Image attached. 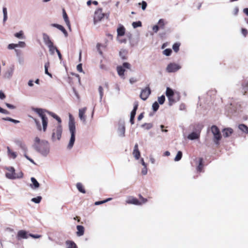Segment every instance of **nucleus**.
Segmentation results:
<instances>
[{
    "instance_id": "4468645a",
    "label": "nucleus",
    "mask_w": 248,
    "mask_h": 248,
    "mask_svg": "<svg viewBox=\"0 0 248 248\" xmlns=\"http://www.w3.org/2000/svg\"><path fill=\"white\" fill-rule=\"evenodd\" d=\"M222 132L224 138H228L233 133V130L232 128L228 127L224 128L222 130Z\"/></svg>"
},
{
    "instance_id": "c9c22d12",
    "label": "nucleus",
    "mask_w": 248,
    "mask_h": 248,
    "mask_svg": "<svg viewBox=\"0 0 248 248\" xmlns=\"http://www.w3.org/2000/svg\"><path fill=\"white\" fill-rule=\"evenodd\" d=\"M127 51L125 50L122 49L119 52V56L123 60L126 59Z\"/></svg>"
},
{
    "instance_id": "3c124183",
    "label": "nucleus",
    "mask_w": 248,
    "mask_h": 248,
    "mask_svg": "<svg viewBox=\"0 0 248 248\" xmlns=\"http://www.w3.org/2000/svg\"><path fill=\"white\" fill-rule=\"evenodd\" d=\"M17 47H24L26 46V44L24 42L19 41L18 44H16Z\"/></svg>"
},
{
    "instance_id": "e433bc0d",
    "label": "nucleus",
    "mask_w": 248,
    "mask_h": 248,
    "mask_svg": "<svg viewBox=\"0 0 248 248\" xmlns=\"http://www.w3.org/2000/svg\"><path fill=\"white\" fill-rule=\"evenodd\" d=\"M153 126V125L151 123H144L141 125V127L145 128L146 130L150 129Z\"/></svg>"
},
{
    "instance_id": "680f3d73",
    "label": "nucleus",
    "mask_w": 248,
    "mask_h": 248,
    "mask_svg": "<svg viewBox=\"0 0 248 248\" xmlns=\"http://www.w3.org/2000/svg\"><path fill=\"white\" fill-rule=\"evenodd\" d=\"M147 173V167H144L141 170V173L143 175H146Z\"/></svg>"
},
{
    "instance_id": "dca6fc26",
    "label": "nucleus",
    "mask_w": 248,
    "mask_h": 248,
    "mask_svg": "<svg viewBox=\"0 0 248 248\" xmlns=\"http://www.w3.org/2000/svg\"><path fill=\"white\" fill-rule=\"evenodd\" d=\"M133 155L137 160L139 159L140 157V153L139 150L138 143H136L134 146Z\"/></svg>"
},
{
    "instance_id": "2eb2a0df",
    "label": "nucleus",
    "mask_w": 248,
    "mask_h": 248,
    "mask_svg": "<svg viewBox=\"0 0 248 248\" xmlns=\"http://www.w3.org/2000/svg\"><path fill=\"white\" fill-rule=\"evenodd\" d=\"M31 184L30 185V186L31 188L32 189H36L39 187L40 184L34 177H31Z\"/></svg>"
},
{
    "instance_id": "aec40b11",
    "label": "nucleus",
    "mask_w": 248,
    "mask_h": 248,
    "mask_svg": "<svg viewBox=\"0 0 248 248\" xmlns=\"http://www.w3.org/2000/svg\"><path fill=\"white\" fill-rule=\"evenodd\" d=\"M117 71L118 72V74L120 77H121L122 78H124V73L125 72V69L122 66H118L117 67Z\"/></svg>"
},
{
    "instance_id": "5fc2aeb1",
    "label": "nucleus",
    "mask_w": 248,
    "mask_h": 248,
    "mask_svg": "<svg viewBox=\"0 0 248 248\" xmlns=\"http://www.w3.org/2000/svg\"><path fill=\"white\" fill-rule=\"evenodd\" d=\"M20 148V149L23 151L25 153L27 152V147L26 146V145H25V143H24L23 144H22L20 147H19Z\"/></svg>"
},
{
    "instance_id": "c03bdc74",
    "label": "nucleus",
    "mask_w": 248,
    "mask_h": 248,
    "mask_svg": "<svg viewBox=\"0 0 248 248\" xmlns=\"http://www.w3.org/2000/svg\"><path fill=\"white\" fill-rule=\"evenodd\" d=\"M15 36L19 39H23V32L22 31H20L18 32H17L15 34Z\"/></svg>"
},
{
    "instance_id": "a18cd8bd",
    "label": "nucleus",
    "mask_w": 248,
    "mask_h": 248,
    "mask_svg": "<svg viewBox=\"0 0 248 248\" xmlns=\"http://www.w3.org/2000/svg\"><path fill=\"white\" fill-rule=\"evenodd\" d=\"M165 101V97L164 95H162L161 96L158 97V103L160 105L164 104Z\"/></svg>"
},
{
    "instance_id": "9d476101",
    "label": "nucleus",
    "mask_w": 248,
    "mask_h": 248,
    "mask_svg": "<svg viewBox=\"0 0 248 248\" xmlns=\"http://www.w3.org/2000/svg\"><path fill=\"white\" fill-rule=\"evenodd\" d=\"M203 127V125L201 124H191L190 128L192 129L193 132H196L201 134V131Z\"/></svg>"
},
{
    "instance_id": "423d86ee",
    "label": "nucleus",
    "mask_w": 248,
    "mask_h": 248,
    "mask_svg": "<svg viewBox=\"0 0 248 248\" xmlns=\"http://www.w3.org/2000/svg\"><path fill=\"white\" fill-rule=\"evenodd\" d=\"M62 126L61 124H58L55 128L53 129L52 133L51 140L53 141L56 140H60L62 137Z\"/></svg>"
},
{
    "instance_id": "338daca9",
    "label": "nucleus",
    "mask_w": 248,
    "mask_h": 248,
    "mask_svg": "<svg viewBox=\"0 0 248 248\" xmlns=\"http://www.w3.org/2000/svg\"><path fill=\"white\" fill-rule=\"evenodd\" d=\"M2 119L4 121H10L11 122H13V120H14L13 119L10 118V117H5V118H2Z\"/></svg>"
},
{
    "instance_id": "a878e982",
    "label": "nucleus",
    "mask_w": 248,
    "mask_h": 248,
    "mask_svg": "<svg viewBox=\"0 0 248 248\" xmlns=\"http://www.w3.org/2000/svg\"><path fill=\"white\" fill-rule=\"evenodd\" d=\"M166 95L168 99H170V98L173 97L174 92L169 87H167L166 92Z\"/></svg>"
},
{
    "instance_id": "4c0bfd02",
    "label": "nucleus",
    "mask_w": 248,
    "mask_h": 248,
    "mask_svg": "<svg viewBox=\"0 0 248 248\" xmlns=\"http://www.w3.org/2000/svg\"><path fill=\"white\" fill-rule=\"evenodd\" d=\"M42 199V197L39 196L37 197L32 198L31 201L35 203H39L41 202Z\"/></svg>"
},
{
    "instance_id": "cd10ccee",
    "label": "nucleus",
    "mask_w": 248,
    "mask_h": 248,
    "mask_svg": "<svg viewBox=\"0 0 248 248\" xmlns=\"http://www.w3.org/2000/svg\"><path fill=\"white\" fill-rule=\"evenodd\" d=\"M238 128L243 132L248 134V127L244 124H240L238 125Z\"/></svg>"
},
{
    "instance_id": "bb28decb",
    "label": "nucleus",
    "mask_w": 248,
    "mask_h": 248,
    "mask_svg": "<svg viewBox=\"0 0 248 248\" xmlns=\"http://www.w3.org/2000/svg\"><path fill=\"white\" fill-rule=\"evenodd\" d=\"M62 14H63V17L65 22L66 23L67 26L68 27H70V21L69 20L68 16H67L64 9L62 10Z\"/></svg>"
},
{
    "instance_id": "ea45409f",
    "label": "nucleus",
    "mask_w": 248,
    "mask_h": 248,
    "mask_svg": "<svg viewBox=\"0 0 248 248\" xmlns=\"http://www.w3.org/2000/svg\"><path fill=\"white\" fill-rule=\"evenodd\" d=\"M133 27L135 29L137 27H140L142 26L141 22L140 21L133 22L132 24Z\"/></svg>"
},
{
    "instance_id": "09e8293b",
    "label": "nucleus",
    "mask_w": 248,
    "mask_h": 248,
    "mask_svg": "<svg viewBox=\"0 0 248 248\" xmlns=\"http://www.w3.org/2000/svg\"><path fill=\"white\" fill-rule=\"evenodd\" d=\"M138 4L139 5H141V9L143 10H145L147 7V2L145 1H142L141 2H140L138 3Z\"/></svg>"
},
{
    "instance_id": "052dcab7",
    "label": "nucleus",
    "mask_w": 248,
    "mask_h": 248,
    "mask_svg": "<svg viewBox=\"0 0 248 248\" xmlns=\"http://www.w3.org/2000/svg\"><path fill=\"white\" fill-rule=\"evenodd\" d=\"M29 235H30V236L33 238H39L40 237H41V235H38V234H31V233H29Z\"/></svg>"
},
{
    "instance_id": "1a4fd4ad",
    "label": "nucleus",
    "mask_w": 248,
    "mask_h": 248,
    "mask_svg": "<svg viewBox=\"0 0 248 248\" xmlns=\"http://www.w3.org/2000/svg\"><path fill=\"white\" fill-rule=\"evenodd\" d=\"M151 93V90L149 87H146L141 90L140 97L143 100H146Z\"/></svg>"
},
{
    "instance_id": "6e6552de",
    "label": "nucleus",
    "mask_w": 248,
    "mask_h": 248,
    "mask_svg": "<svg viewBox=\"0 0 248 248\" xmlns=\"http://www.w3.org/2000/svg\"><path fill=\"white\" fill-rule=\"evenodd\" d=\"M181 68V66L179 64L174 62H172L168 65L166 68V70L169 73H174L179 70Z\"/></svg>"
},
{
    "instance_id": "f03ea898",
    "label": "nucleus",
    "mask_w": 248,
    "mask_h": 248,
    "mask_svg": "<svg viewBox=\"0 0 248 248\" xmlns=\"http://www.w3.org/2000/svg\"><path fill=\"white\" fill-rule=\"evenodd\" d=\"M68 128L71 135L70 140L67 145V149H71L73 147L75 141L76 124L74 117L71 114H69Z\"/></svg>"
},
{
    "instance_id": "412c9836",
    "label": "nucleus",
    "mask_w": 248,
    "mask_h": 248,
    "mask_svg": "<svg viewBox=\"0 0 248 248\" xmlns=\"http://www.w3.org/2000/svg\"><path fill=\"white\" fill-rule=\"evenodd\" d=\"M46 113H47L48 114L50 115L54 119H56L57 121V122H58V123L59 124H61L62 123V120L60 117H59L58 115H57L54 113L49 111L47 110H46Z\"/></svg>"
},
{
    "instance_id": "603ef678",
    "label": "nucleus",
    "mask_w": 248,
    "mask_h": 248,
    "mask_svg": "<svg viewBox=\"0 0 248 248\" xmlns=\"http://www.w3.org/2000/svg\"><path fill=\"white\" fill-rule=\"evenodd\" d=\"M17 47L16 44H10L8 46V48L9 49H13Z\"/></svg>"
},
{
    "instance_id": "5701e85b",
    "label": "nucleus",
    "mask_w": 248,
    "mask_h": 248,
    "mask_svg": "<svg viewBox=\"0 0 248 248\" xmlns=\"http://www.w3.org/2000/svg\"><path fill=\"white\" fill-rule=\"evenodd\" d=\"M77 234L78 236H82L84 234V228L83 226L81 225H78L77 226Z\"/></svg>"
},
{
    "instance_id": "c756f323",
    "label": "nucleus",
    "mask_w": 248,
    "mask_h": 248,
    "mask_svg": "<svg viewBox=\"0 0 248 248\" xmlns=\"http://www.w3.org/2000/svg\"><path fill=\"white\" fill-rule=\"evenodd\" d=\"M7 153L8 155L13 159L16 158L17 156L16 153L12 151L9 147H7Z\"/></svg>"
},
{
    "instance_id": "0eeeda50",
    "label": "nucleus",
    "mask_w": 248,
    "mask_h": 248,
    "mask_svg": "<svg viewBox=\"0 0 248 248\" xmlns=\"http://www.w3.org/2000/svg\"><path fill=\"white\" fill-rule=\"evenodd\" d=\"M104 16L105 14L102 13V9L99 8L95 11L93 18L94 24H95L97 22L100 21Z\"/></svg>"
},
{
    "instance_id": "7ed1b4c3",
    "label": "nucleus",
    "mask_w": 248,
    "mask_h": 248,
    "mask_svg": "<svg viewBox=\"0 0 248 248\" xmlns=\"http://www.w3.org/2000/svg\"><path fill=\"white\" fill-rule=\"evenodd\" d=\"M5 169L8 171L5 173V176L7 178L11 180L22 178L23 176V173L22 171L16 173L15 169L13 167H6Z\"/></svg>"
},
{
    "instance_id": "c85d7f7f",
    "label": "nucleus",
    "mask_w": 248,
    "mask_h": 248,
    "mask_svg": "<svg viewBox=\"0 0 248 248\" xmlns=\"http://www.w3.org/2000/svg\"><path fill=\"white\" fill-rule=\"evenodd\" d=\"M118 36H123L125 33V28L124 26H121L117 29Z\"/></svg>"
},
{
    "instance_id": "39448f33",
    "label": "nucleus",
    "mask_w": 248,
    "mask_h": 248,
    "mask_svg": "<svg viewBox=\"0 0 248 248\" xmlns=\"http://www.w3.org/2000/svg\"><path fill=\"white\" fill-rule=\"evenodd\" d=\"M211 131L212 133L213 137V141L214 143L218 146L219 145V141L222 138V136L219 128L215 125H213L211 127Z\"/></svg>"
},
{
    "instance_id": "58836bf2",
    "label": "nucleus",
    "mask_w": 248,
    "mask_h": 248,
    "mask_svg": "<svg viewBox=\"0 0 248 248\" xmlns=\"http://www.w3.org/2000/svg\"><path fill=\"white\" fill-rule=\"evenodd\" d=\"M159 107V103L156 101L152 105V108L155 112L158 109Z\"/></svg>"
},
{
    "instance_id": "0e129e2a",
    "label": "nucleus",
    "mask_w": 248,
    "mask_h": 248,
    "mask_svg": "<svg viewBox=\"0 0 248 248\" xmlns=\"http://www.w3.org/2000/svg\"><path fill=\"white\" fill-rule=\"evenodd\" d=\"M139 197H140V199L141 201V203H144L147 202V199L144 198L141 195H140Z\"/></svg>"
},
{
    "instance_id": "79ce46f5",
    "label": "nucleus",
    "mask_w": 248,
    "mask_h": 248,
    "mask_svg": "<svg viewBox=\"0 0 248 248\" xmlns=\"http://www.w3.org/2000/svg\"><path fill=\"white\" fill-rule=\"evenodd\" d=\"M182 152L181 151H178L177 154L174 158V160L175 161H178L182 158Z\"/></svg>"
},
{
    "instance_id": "13d9d810",
    "label": "nucleus",
    "mask_w": 248,
    "mask_h": 248,
    "mask_svg": "<svg viewBox=\"0 0 248 248\" xmlns=\"http://www.w3.org/2000/svg\"><path fill=\"white\" fill-rule=\"evenodd\" d=\"M77 70L79 72H82V64L79 63L77 66Z\"/></svg>"
},
{
    "instance_id": "393cba45",
    "label": "nucleus",
    "mask_w": 248,
    "mask_h": 248,
    "mask_svg": "<svg viewBox=\"0 0 248 248\" xmlns=\"http://www.w3.org/2000/svg\"><path fill=\"white\" fill-rule=\"evenodd\" d=\"M203 159L202 157L199 158L198 165L197 167V170L198 172H201L203 168Z\"/></svg>"
},
{
    "instance_id": "f257e3e1",
    "label": "nucleus",
    "mask_w": 248,
    "mask_h": 248,
    "mask_svg": "<svg viewBox=\"0 0 248 248\" xmlns=\"http://www.w3.org/2000/svg\"><path fill=\"white\" fill-rule=\"evenodd\" d=\"M32 147L36 152L44 157L47 156L50 153V147L48 141L41 140L38 137L34 139Z\"/></svg>"
},
{
    "instance_id": "f8f14e48",
    "label": "nucleus",
    "mask_w": 248,
    "mask_h": 248,
    "mask_svg": "<svg viewBox=\"0 0 248 248\" xmlns=\"http://www.w3.org/2000/svg\"><path fill=\"white\" fill-rule=\"evenodd\" d=\"M15 71V66L13 64L11 65L6 71L4 77L5 78L10 79L14 74Z\"/></svg>"
},
{
    "instance_id": "e2e57ef3",
    "label": "nucleus",
    "mask_w": 248,
    "mask_h": 248,
    "mask_svg": "<svg viewBox=\"0 0 248 248\" xmlns=\"http://www.w3.org/2000/svg\"><path fill=\"white\" fill-rule=\"evenodd\" d=\"M238 12H239V8L238 7L236 6L233 9V14L234 15L236 16V15H237Z\"/></svg>"
},
{
    "instance_id": "72a5a7b5",
    "label": "nucleus",
    "mask_w": 248,
    "mask_h": 248,
    "mask_svg": "<svg viewBox=\"0 0 248 248\" xmlns=\"http://www.w3.org/2000/svg\"><path fill=\"white\" fill-rule=\"evenodd\" d=\"M2 13L3 15V22L5 23L8 18L7 10L6 7H3L2 8Z\"/></svg>"
},
{
    "instance_id": "49530a36",
    "label": "nucleus",
    "mask_w": 248,
    "mask_h": 248,
    "mask_svg": "<svg viewBox=\"0 0 248 248\" xmlns=\"http://www.w3.org/2000/svg\"><path fill=\"white\" fill-rule=\"evenodd\" d=\"M159 28L163 29L165 26V20L163 19H160L158 22Z\"/></svg>"
},
{
    "instance_id": "2f4dec72",
    "label": "nucleus",
    "mask_w": 248,
    "mask_h": 248,
    "mask_svg": "<svg viewBox=\"0 0 248 248\" xmlns=\"http://www.w3.org/2000/svg\"><path fill=\"white\" fill-rule=\"evenodd\" d=\"M76 186L78 190L82 193H85L86 191L84 189L83 185L80 183H78L76 185Z\"/></svg>"
},
{
    "instance_id": "69168bd1",
    "label": "nucleus",
    "mask_w": 248,
    "mask_h": 248,
    "mask_svg": "<svg viewBox=\"0 0 248 248\" xmlns=\"http://www.w3.org/2000/svg\"><path fill=\"white\" fill-rule=\"evenodd\" d=\"M24 156L28 160H29L32 163L34 164H35L34 161L31 159V158L30 157H29L26 154H24Z\"/></svg>"
},
{
    "instance_id": "864d4df0",
    "label": "nucleus",
    "mask_w": 248,
    "mask_h": 248,
    "mask_svg": "<svg viewBox=\"0 0 248 248\" xmlns=\"http://www.w3.org/2000/svg\"><path fill=\"white\" fill-rule=\"evenodd\" d=\"M48 66H49V62H47V63H45V73L46 75L48 74L49 73V72H48Z\"/></svg>"
},
{
    "instance_id": "6ab92c4d",
    "label": "nucleus",
    "mask_w": 248,
    "mask_h": 248,
    "mask_svg": "<svg viewBox=\"0 0 248 248\" xmlns=\"http://www.w3.org/2000/svg\"><path fill=\"white\" fill-rule=\"evenodd\" d=\"M125 126L123 124H120L118 127V133L120 137H124L125 136Z\"/></svg>"
},
{
    "instance_id": "473e14b6",
    "label": "nucleus",
    "mask_w": 248,
    "mask_h": 248,
    "mask_svg": "<svg viewBox=\"0 0 248 248\" xmlns=\"http://www.w3.org/2000/svg\"><path fill=\"white\" fill-rule=\"evenodd\" d=\"M49 49V52L51 55H54L55 53V51H57V49H58L55 46H54V44L50 46H47Z\"/></svg>"
},
{
    "instance_id": "bf43d9fd",
    "label": "nucleus",
    "mask_w": 248,
    "mask_h": 248,
    "mask_svg": "<svg viewBox=\"0 0 248 248\" xmlns=\"http://www.w3.org/2000/svg\"><path fill=\"white\" fill-rule=\"evenodd\" d=\"M5 105L7 106V107L10 109H14L16 108L15 106H14L13 105H11L10 104L6 103Z\"/></svg>"
},
{
    "instance_id": "7c9ffc66",
    "label": "nucleus",
    "mask_w": 248,
    "mask_h": 248,
    "mask_svg": "<svg viewBox=\"0 0 248 248\" xmlns=\"http://www.w3.org/2000/svg\"><path fill=\"white\" fill-rule=\"evenodd\" d=\"M67 248H77L76 244L72 241H67L66 242Z\"/></svg>"
},
{
    "instance_id": "4be33fe9",
    "label": "nucleus",
    "mask_w": 248,
    "mask_h": 248,
    "mask_svg": "<svg viewBox=\"0 0 248 248\" xmlns=\"http://www.w3.org/2000/svg\"><path fill=\"white\" fill-rule=\"evenodd\" d=\"M52 26L53 27L57 28L58 29L61 31L63 33L65 36H67L68 35V33L67 31L62 26L57 24H52Z\"/></svg>"
},
{
    "instance_id": "de8ad7c7",
    "label": "nucleus",
    "mask_w": 248,
    "mask_h": 248,
    "mask_svg": "<svg viewBox=\"0 0 248 248\" xmlns=\"http://www.w3.org/2000/svg\"><path fill=\"white\" fill-rule=\"evenodd\" d=\"M171 52H172L171 49H170V48H167L163 51V53L164 55H165L167 56H169L170 55V54H171Z\"/></svg>"
},
{
    "instance_id": "f3484780",
    "label": "nucleus",
    "mask_w": 248,
    "mask_h": 248,
    "mask_svg": "<svg viewBox=\"0 0 248 248\" xmlns=\"http://www.w3.org/2000/svg\"><path fill=\"white\" fill-rule=\"evenodd\" d=\"M86 110V107H84L82 108H80L79 109V114H78L79 118L84 123H85L86 121V118H85V116L84 115Z\"/></svg>"
},
{
    "instance_id": "6e6d98bb",
    "label": "nucleus",
    "mask_w": 248,
    "mask_h": 248,
    "mask_svg": "<svg viewBox=\"0 0 248 248\" xmlns=\"http://www.w3.org/2000/svg\"><path fill=\"white\" fill-rule=\"evenodd\" d=\"M122 66H123L124 68L127 69H130V64L127 62H124L123 63Z\"/></svg>"
},
{
    "instance_id": "9b49d317",
    "label": "nucleus",
    "mask_w": 248,
    "mask_h": 248,
    "mask_svg": "<svg viewBox=\"0 0 248 248\" xmlns=\"http://www.w3.org/2000/svg\"><path fill=\"white\" fill-rule=\"evenodd\" d=\"M30 236L29 233L25 230H20L17 232L16 238L18 240L22 239H28Z\"/></svg>"
},
{
    "instance_id": "b1692460",
    "label": "nucleus",
    "mask_w": 248,
    "mask_h": 248,
    "mask_svg": "<svg viewBox=\"0 0 248 248\" xmlns=\"http://www.w3.org/2000/svg\"><path fill=\"white\" fill-rule=\"evenodd\" d=\"M127 202L129 204H132L135 205H141V202H140L137 199L133 198L131 199L128 200Z\"/></svg>"
},
{
    "instance_id": "f704fd0d",
    "label": "nucleus",
    "mask_w": 248,
    "mask_h": 248,
    "mask_svg": "<svg viewBox=\"0 0 248 248\" xmlns=\"http://www.w3.org/2000/svg\"><path fill=\"white\" fill-rule=\"evenodd\" d=\"M242 90L244 91V94L248 91V81H244L242 83Z\"/></svg>"
},
{
    "instance_id": "4d7b16f0",
    "label": "nucleus",
    "mask_w": 248,
    "mask_h": 248,
    "mask_svg": "<svg viewBox=\"0 0 248 248\" xmlns=\"http://www.w3.org/2000/svg\"><path fill=\"white\" fill-rule=\"evenodd\" d=\"M159 29V27L157 25H155L153 27V30L155 32H157L158 31Z\"/></svg>"
},
{
    "instance_id": "a211bd4d",
    "label": "nucleus",
    "mask_w": 248,
    "mask_h": 248,
    "mask_svg": "<svg viewBox=\"0 0 248 248\" xmlns=\"http://www.w3.org/2000/svg\"><path fill=\"white\" fill-rule=\"evenodd\" d=\"M200 134L195 132H192L187 136V139L190 140H198L200 138Z\"/></svg>"
},
{
    "instance_id": "774afa93",
    "label": "nucleus",
    "mask_w": 248,
    "mask_h": 248,
    "mask_svg": "<svg viewBox=\"0 0 248 248\" xmlns=\"http://www.w3.org/2000/svg\"><path fill=\"white\" fill-rule=\"evenodd\" d=\"M242 33L243 34L244 36H246L248 34V31L247 29H242Z\"/></svg>"
},
{
    "instance_id": "a19ab883",
    "label": "nucleus",
    "mask_w": 248,
    "mask_h": 248,
    "mask_svg": "<svg viewBox=\"0 0 248 248\" xmlns=\"http://www.w3.org/2000/svg\"><path fill=\"white\" fill-rule=\"evenodd\" d=\"M180 44L178 43H174L172 46V48L175 52H177L179 50Z\"/></svg>"
},
{
    "instance_id": "20e7f679",
    "label": "nucleus",
    "mask_w": 248,
    "mask_h": 248,
    "mask_svg": "<svg viewBox=\"0 0 248 248\" xmlns=\"http://www.w3.org/2000/svg\"><path fill=\"white\" fill-rule=\"evenodd\" d=\"M33 110L37 113L41 117L42 122L43 130L45 132L46 130L48 124V119L45 114L46 113V109L40 108H33Z\"/></svg>"
},
{
    "instance_id": "8fccbe9b",
    "label": "nucleus",
    "mask_w": 248,
    "mask_h": 248,
    "mask_svg": "<svg viewBox=\"0 0 248 248\" xmlns=\"http://www.w3.org/2000/svg\"><path fill=\"white\" fill-rule=\"evenodd\" d=\"M33 119L36 125L37 129L40 131L41 130L42 128L39 121L35 118H33Z\"/></svg>"
},
{
    "instance_id": "ddd939ff",
    "label": "nucleus",
    "mask_w": 248,
    "mask_h": 248,
    "mask_svg": "<svg viewBox=\"0 0 248 248\" xmlns=\"http://www.w3.org/2000/svg\"><path fill=\"white\" fill-rule=\"evenodd\" d=\"M43 39L45 44L47 46H49L53 44V43L51 40L49 36L46 33H43Z\"/></svg>"
},
{
    "instance_id": "37998d69",
    "label": "nucleus",
    "mask_w": 248,
    "mask_h": 248,
    "mask_svg": "<svg viewBox=\"0 0 248 248\" xmlns=\"http://www.w3.org/2000/svg\"><path fill=\"white\" fill-rule=\"evenodd\" d=\"M98 92H99V96H100V101L101 102L102 101V97H103V94H104L103 88L102 86H99Z\"/></svg>"
}]
</instances>
